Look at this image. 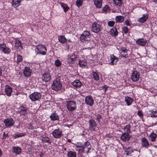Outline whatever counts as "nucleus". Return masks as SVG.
<instances>
[{
	"label": "nucleus",
	"instance_id": "1",
	"mask_svg": "<svg viewBox=\"0 0 157 157\" xmlns=\"http://www.w3.org/2000/svg\"><path fill=\"white\" fill-rule=\"evenodd\" d=\"M35 49V53L36 55L40 54L45 55L47 52V48L43 44H38L36 46Z\"/></svg>",
	"mask_w": 157,
	"mask_h": 157
},
{
	"label": "nucleus",
	"instance_id": "2",
	"mask_svg": "<svg viewBox=\"0 0 157 157\" xmlns=\"http://www.w3.org/2000/svg\"><path fill=\"white\" fill-rule=\"evenodd\" d=\"M28 109L26 105L25 104H21L17 108V113L19 114L21 116L26 117L28 114Z\"/></svg>",
	"mask_w": 157,
	"mask_h": 157
},
{
	"label": "nucleus",
	"instance_id": "3",
	"mask_svg": "<svg viewBox=\"0 0 157 157\" xmlns=\"http://www.w3.org/2000/svg\"><path fill=\"white\" fill-rule=\"evenodd\" d=\"M90 37L91 35L90 32L88 31H84L80 36V40L82 42H88L90 40Z\"/></svg>",
	"mask_w": 157,
	"mask_h": 157
},
{
	"label": "nucleus",
	"instance_id": "4",
	"mask_svg": "<svg viewBox=\"0 0 157 157\" xmlns=\"http://www.w3.org/2000/svg\"><path fill=\"white\" fill-rule=\"evenodd\" d=\"M102 27L100 22L96 21L93 23L91 27V30L93 32L98 33L102 29Z\"/></svg>",
	"mask_w": 157,
	"mask_h": 157
},
{
	"label": "nucleus",
	"instance_id": "5",
	"mask_svg": "<svg viewBox=\"0 0 157 157\" xmlns=\"http://www.w3.org/2000/svg\"><path fill=\"white\" fill-rule=\"evenodd\" d=\"M66 105L69 111H73L77 108L76 104L74 101H66Z\"/></svg>",
	"mask_w": 157,
	"mask_h": 157
},
{
	"label": "nucleus",
	"instance_id": "6",
	"mask_svg": "<svg viewBox=\"0 0 157 157\" xmlns=\"http://www.w3.org/2000/svg\"><path fill=\"white\" fill-rule=\"evenodd\" d=\"M29 97L32 101H34L39 100L41 98V95L40 93L35 91L30 94Z\"/></svg>",
	"mask_w": 157,
	"mask_h": 157
},
{
	"label": "nucleus",
	"instance_id": "7",
	"mask_svg": "<svg viewBox=\"0 0 157 157\" xmlns=\"http://www.w3.org/2000/svg\"><path fill=\"white\" fill-rule=\"evenodd\" d=\"M62 87V84L59 80H56L53 81L52 85V89L55 90H59Z\"/></svg>",
	"mask_w": 157,
	"mask_h": 157
},
{
	"label": "nucleus",
	"instance_id": "8",
	"mask_svg": "<svg viewBox=\"0 0 157 157\" xmlns=\"http://www.w3.org/2000/svg\"><path fill=\"white\" fill-rule=\"evenodd\" d=\"M14 120L11 117H8L5 119L3 121V123L7 128H10L14 124Z\"/></svg>",
	"mask_w": 157,
	"mask_h": 157
},
{
	"label": "nucleus",
	"instance_id": "9",
	"mask_svg": "<svg viewBox=\"0 0 157 157\" xmlns=\"http://www.w3.org/2000/svg\"><path fill=\"white\" fill-rule=\"evenodd\" d=\"M77 57V56L74 53L68 55L67 61L68 64H72L75 63Z\"/></svg>",
	"mask_w": 157,
	"mask_h": 157
},
{
	"label": "nucleus",
	"instance_id": "10",
	"mask_svg": "<svg viewBox=\"0 0 157 157\" xmlns=\"http://www.w3.org/2000/svg\"><path fill=\"white\" fill-rule=\"evenodd\" d=\"M140 72L137 70H134L133 72L131 77V79L133 82H136L140 78Z\"/></svg>",
	"mask_w": 157,
	"mask_h": 157
},
{
	"label": "nucleus",
	"instance_id": "11",
	"mask_svg": "<svg viewBox=\"0 0 157 157\" xmlns=\"http://www.w3.org/2000/svg\"><path fill=\"white\" fill-rule=\"evenodd\" d=\"M0 50L4 54H8L11 52L10 49L7 47L4 43H0Z\"/></svg>",
	"mask_w": 157,
	"mask_h": 157
},
{
	"label": "nucleus",
	"instance_id": "12",
	"mask_svg": "<svg viewBox=\"0 0 157 157\" xmlns=\"http://www.w3.org/2000/svg\"><path fill=\"white\" fill-rule=\"evenodd\" d=\"M88 122L90 130L93 132L95 131L97 124L95 121L93 119H90L89 120Z\"/></svg>",
	"mask_w": 157,
	"mask_h": 157
},
{
	"label": "nucleus",
	"instance_id": "13",
	"mask_svg": "<svg viewBox=\"0 0 157 157\" xmlns=\"http://www.w3.org/2000/svg\"><path fill=\"white\" fill-rule=\"evenodd\" d=\"M52 134L54 138H59L62 136V131L60 129L58 128L53 130Z\"/></svg>",
	"mask_w": 157,
	"mask_h": 157
},
{
	"label": "nucleus",
	"instance_id": "14",
	"mask_svg": "<svg viewBox=\"0 0 157 157\" xmlns=\"http://www.w3.org/2000/svg\"><path fill=\"white\" fill-rule=\"evenodd\" d=\"M42 79L43 81L45 82L50 81L51 79L50 73L47 71L45 72L42 74Z\"/></svg>",
	"mask_w": 157,
	"mask_h": 157
},
{
	"label": "nucleus",
	"instance_id": "15",
	"mask_svg": "<svg viewBox=\"0 0 157 157\" xmlns=\"http://www.w3.org/2000/svg\"><path fill=\"white\" fill-rule=\"evenodd\" d=\"M91 148V146L90 142L87 141L83 143L84 153H88Z\"/></svg>",
	"mask_w": 157,
	"mask_h": 157
},
{
	"label": "nucleus",
	"instance_id": "16",
	"mask_svg": "<svg viewBox=\"0 0 157 157\" xmlns=\"http://www.w3.org/2000/svg\"><path fill=\"white\" fill-rule=\"evenodd\" d=\"M85 103L87 105L92 106L94 103V100L91 95H88L85 97Z\"/></svg>",
	"mask_w": 157,
	"mask_h": 157
},
{
	"label": "nucleus",
	"instance_id": "17",
	"mask_svg": "<svg viewBox=\"0 0 157 157\" xmlns=\"http://www.w3.org/2000/svg\"><path fill=\"white\" fill-rule=\"evenodd\" d=\"M75 145L76 151L79 153H84L83 143L80 142H78Z\"/></svg>",
	"mask_w": 157,
	"mask_h": 157
},
{
	"label": "nucleus",
	"instance_id": "18",
	"mask_svg": "<svg viewBox=\"0 0 157 157\" xmlns=\"http://www.w3.org/2000/svg\"><path fill=\"white\" fill-rule=\"evenodd\" d=\"M128 51V50L126 49V48L122 47L121 48L120 50V52L121 54L120 56V59H122L124 57H126L128 56L127 52Z\"/></svg>",
	"mask_w": 157,
	"mask_h": 157
},
{
	"label": "nucleus",
	"instance_id": "19",
	"mask_svg": "<svg viewBox=\"0 0 157 157\" xmlns=\"http://www.w3.org/2000/svg\"><path fill=\"white\" fill-rule=\"evenodd\" d=\"M32 70L28 67H25L23 70L24 76L26 77H28L31 75Z\"/></svg>",
	"mask_w": 157,
	"mask_h": 157
},
{
	"label": "nucleus",
	"instance_id": "20",
	"mask_svg": "<svg viewBox=\"0 0 157 157\" xmlns=\"http://www.w3.org/2000/svg\"><path fill=\"white\" fill-rule=\"evenodd\" d=\"M5 91L6 94L7 96L10 97L13 92V89L10 86L7 85L5 86Z\"/></svg>",
	"mask_w": 157,
	"mask_h": 157
},
{
	"label": "nucleus",
	"instance_id": "21",
	"mask_svg": "<svg viewBox=\"0 0 157 157\" xmlns=\"http://www.w3.org/2000/svg\"><path fill=\"white\" fill-rule=\"evenodd\" d=\"M110 58L111 62H109V64L112 65H116L118 61V58L113 54L110 55Z\"/></svg>",
	"mask_w": 157,
	"mask_h": 157
},
{
	"label": "nucleus",
	"instance_id": "22",
	"mask_svg": "<svg viewBox=\"0 0 157 157\" xmlns=\"http://www.w3.org/2000/svg\"><path fill=\"white\" fill-rule=\"evenodd\" d=\"M147 43V40L144 38L139 39L136 41L137 44L141 46H144Z\"/></svg>",
	"mask_w": 157,
	"mask_h": 157
},
{
	"label": "nucleus",
	"instance_id": "23",
	"mask_svg": "<svg viewBox=\"0 0 157 157\" xmlns=\"http://www.w3.org/2000/svg\"><path fill=\"white\" fill-rule=\"evenodd\" d=\"M121 139L124 141H127L130 139L129 134L123 133L121 136Z\"/></svg>",
	"mask_w": 157,
	"mask_h": 157
},
{
	"label": "nucleus",
	"instance_id": "24",
	"mask_svg": "<svg viewBox=\"0 0 157 157\" xmlns=\"http://www.w3.org/2000/svg\"><path fill=\"white\" fill-rule=\"evenodd\" d=\"M157 117V111L153 109L150 110L147 113V117Z\"/></svg>",
	"mask_w": 157,
	"mask_h": 157
},
{
	"label": "nucleus",
	"instance_id": "25",
	"mask_svg": "<svg viewBox=\"0 0 157 157\" xmlns=\"http://www.w3.org/2000/svg\"><path fill=\"white\" fill-rule=\"evenodd\" d=\"M142 146L146 148H148L149 146V144L148 141L145 137H143L141 140Z\"/></svg>",
	"mask_w": 157,
	"mask_h": 157
},
{
	"label": "nucleus",
	"instance_id": "26",
	"mask_svg": "<svg viewBox=\"0 0 157 157\" xmlns=\"http://www.w3.org/2000/svg\"><path fill=\"white\" fill-rule=\"evenodd\" d=\"M71 84L76 88H79L81 86L82 82L79 80L76 79L72 82Z\"/></svg>",
	"mask_w": 157,
	"mask_h": 157
},
{
	"label": "nucleus",
	"instance_id": "27",
	"mask_svg": "<svg viewBox=\"0 0 157 157\" xmlns=\"http://www.w3.org/2000/svg\"><path fill=\"white\" fill-rule=\"evenodd\" d=\"M50 117L52 121H55L59 119V117L56 112L52 113L50 116Z\"/></svg>",
	"mask_w": 157,
	"mask_h": 157
},
{
	"label": "nucleus",
	"instance_id": "28",
	"mask_svg": "<svg viewBox=\"0 0 157 157\" xmlns=\"http://www.w3.org/2000/svg\"><path fill=\"white\" fill-rule=\"evenodd\" d=\"M137 151V149L132 150V147H126L125 148V152L126 153V155H131V154L134 151Z\"/></svg>",
	"mask_w": 157,
	"mask_h": 157
},
{
	"label": "nucleus",
	"instance_id": "29",
	"mask_svg": "<svg viewBox=\"0 0 157 157\" xmlns=\"http://www.w3.org/2000/svg\"><path fill=\"white\" fill-rule=\"evenodd\" d=\"M110 34L113 37L116 36L118 35V32L116 27H113L109 31Z\"/></svg>",
	"mask_w": 157,
	"mask_h": 157
},
{
	"label": "nucleus",
	"instance_id": "30",
	"mask_svg": "<svg viewBox=\"0 0 157 157\" xmlns=\"http://www.w3.org/2000/svg\"><path fill=\"white\" fill-rule=\"evenodd\" d=\"M15 48L17 49L20 50L23 48L21 42L19 40H15Z\"/></svg>",
	"mask_w": 157,
	"mask_h": 157
},
{
	"label": "nucleus",
	"instance_id": "31",
	"mask_svg": "<svg viewBox=\"0 0 157 157\" xmlns=\"http://www.w3.org/2000/svg\"><path fill=\"white\" fill-rule=\"evenodd\" d=\"M125 101L126 103L128 106L131 105L134 101L133 99L128 96L125 97Z\"/></svg>",
	"mask_w": 157,
	"mask_h": 157
},
{
	"label": "nucleus",
	"instance_id": "32",
	"mask_svg": "<svg viewBox=\"0 0 157 157\" xmlns=\"http://www.w3.org/2000/svg\"><path fill=\"white\" fill-rule=\"evenodd\" d=\"M148 17V15L147 13L144 14L142 17L138 19V21L141 23H144L147 20Z\"/></svg>",
	"mask_w": 157,
	"mask_h": 157
},
{
	"label": "nucleus",
	"instance_id": "33",
	"mask_svg": "<svg viewBox=\"0 0 157 157\" xmlns=\"http://www.w3.org/2000/svg\"><path fill=\"white\" fill-rule=\"evenodd\" d=\"M12 148V152L15 153L16 155H19L21 152V148L19 147L13 146Z\"/></svg>",
	"mask_w": 157,
	"mask_h": 157
},
{
	"label": "nucleus",
	"instance_id": "34",
	"mask_svg": "<svg viewBox=\"0 0 157 157\" xmlns=\"http://www.w3.org/2000/svg\"><path fill=\"white\" fill-rule=\"evenodd\" d=\"M21 0H13L11 3L12 5L15 8L18 7L21 5Z\"/></svg>",
	"mask_w": 157,
	"mask_h": 157
},
{
	"label": "nucleus",
	"instance_id": "35",
	"mask_svg": "<svg viewBox=\"0 0 157 157\" xmlns=\"http://www.w3.org/2000/svg\"><path fill=\"white\" fill-rule=\"evenodd\" d=\"M41 142L42 143H46L48 144H51V139L47 136L43 137L41 139Z\"/></svg>",
	"mask_w": 157,
	"mask_h": 157
},
{
	"label": "nucleus",
	"instance_id": "36",
	"mask_svg": "<svg viewBox=\"0 0 157 157\" xmlns=\"http://www.w3.org/2000/svg\"><path fill=\"white\" fill-rule=\"evenodd\" d=\"M87 61L85 59L80 60L79 61V66L82 68H85L87 66Z\"/></svg>",
	"mask_w": 157,
	"mask_h": 157
},
{
	"label": "nucleus",
	"instance_id": "37",
	"mask_svg": "<svg viewBox=\"0 0 157 157\" xmlns=\"http://www.w3.org/2000/svg\"><path fill=\"white\" fill-rule=\"evenodd\" d=\"M60 4L61 7L63 8L64 12L66 13L70 9L69 7L67 4L63 2H60Z\"/></svg>",
	"mask_w": 157,
	"mask_h": 157
},
{
	"label": "nucleus",
	"instance_id": "38",
	"mask_svg": "<svg viewBox=\"0 0 157 157\" xmlns=\"http://www.w3.org/2000/svg\"><path fill=\"white\" fill-rule=\"evenodd\" d=\"M131 127V126L129 124H127L124 126L123 128L124 131V133L128 134L131 133V131L130 130Z\"/></svg>",
	"mask_w": 157,
	"mask_h": 157
},
{
	"label": "nucleus",
	"instance_id": "39",
	"mask_svg": "<svg viewBox=\"0 0 157 157\" xmlns=\"http://www.w3.org/2000/svg\"><path fill=\"white\" fill-rule=\"evenodd\" d=\"M58 39L59 41L62 44H64L65 43L66 44L67 43V39L63 35L60 36H58Z\"/></svg>",
	"mask_w": 157,
	"mask_h": 157
},
{
	"label": "nucleus",
	"instance_id": "40",
	"mask_svg": "<svg viewBox=\"0 0 157 157\" xmlns=\"http://www.w3.org/2000/svg\"><path fill=\"white\" fill-rule=\"evenodd\" d=\"M102 0H94V4L97 8H100L101 7Z\"/></svg>",
	"mask_w": 157,
	"mask_h": 157
},
{
	"label": "nucleus",
	"instance_id": "41",
	"mask_svg": "<svg viewBox=\"0 0 157 157\" xmlns=\"http://www.w3.org/2000/svg\"><path fill=\"white\" fill-rule=\"evenodd\" d=\"M115 19L116 22L121 23L124 21V18L123 16L119 15L116 16Z\"/></svg>",
	"mask_w": 157,
	"mask_h": 157
},
{
	"label": "nucleus",
	"instance_id": "42",
	"mask_svg": "<svg viewBox=\"0 0 157 157\" xmlns=\"http://www.w3.org/2000/svg\"><path fill=\"white\" fill-rule=\"evenodd\" d=\"M149 137L152 142L155 141L157 137V135L156 133L152 132L149 135Z\"/></svg>",
	"mask_w": 157,
	"mask_h": 157
},
{
	"label": "nucleus",
	"instance_id": "43",
	"mask_svg": "<svg viewBox=\"0 0 157 157\" xmlns=\"http://www.w3.org/2000/svg\"><path fill=\"white\" fill-rule=\"evenodd\" d=\"M67 155L68 157H76L77 156L76 152L72 151H68Z\"/></svg>",
	"mask_w": 157,
	"mask_h": 157
},
{
	"label": "nucleus",
	"instance_id": "44",
	"mask_svg": "<svg viewBox=\"0 0 157 157\" xmlns=\"http://www.w3.org/2000/svg\"><path fill=\"white\" fill-rule=\"evenodd\" d=\"M92 75L94 79L96 81H98L99 79V75L97 72H93L92 73Z\"/></svg>",
	"mask_w": 157,
	"mask_h": 157
},
{
	"label": "nucleus",
	"instance_id": "45",
	"mask_svg": "<svg viewBox=\"0 0 157 157\" xmlns=\"http://www.w3.org/2000/svg\"><path fill=\"white\" fill-rule=\"evenodd\" d=\"M113 1L116 6L120 7L122 4L123 2L121 0H113Z\"/></svg>",
	"mask_w": 157,
	"mask_h": 157
},
{
	"label": "nucleus",
	"instance_id": "46",
	"mask_svg": "<svg viewBox=\"0 0 157 157\" xmlns=\"http://www.w3.org/2000/svg\"><path fill=\"white\" fill-rule=\"evenodd\" d=\"M26 135V133L25 132L24 133H19V132H17V134H15L14 136L15 138H18L20 137H22L25 136Z\"/></svg>",
	"mask_w": 157,
	"mask_h": 157
},
{
	"label": "nucleus",
	"instance_id": "47",
	"mask_svg": "<svg viewBox=\"0 0 157 157\" xmlns=\"http://www.w3.org/2000/svg\"><path fill=\"white\" fill-rule=\"evenodd\" d=\"M122 31L123 32V33L125 34H127L128 33H130V32H129V29L126 26H124L122 27Z\"/></svg>",
	"mask_w": 157,
	"mask_h": 157
},
{
	"label": "nucleus",
	"instance_id": "48",
	"mask_svg": "<svg viewBox=\"0 0 157 157\" xmlns=\"http://www.w3.org/2000/svg\"><path fill=\"white\" fill-rule=\"evenodd\" d=\"M121 59L123 62L126 64L128 63L130 61V59L128 58V56H126V57H124L123 59Z\"/></svg>",
	"mask_w": 157,
	"mask_h": 157
},
{
	"label": "nucleus",
	"instance_id": "49",
	"mask_svg": "<svg viewBox=\"0 0 157 157\" xmlns=\"http://www.w3.org/2000/svg\"><path fill=\"white\" fill-rule=\"evenodd\" d=\"M23 60L22 56L20 55H18L17 56V63L18 64Z\"/></svg>",
	"mask_w": 157,
	"mask_h": 157
},
{
	"label": "nucleus",
	"instance_id": "50",
	"mask_svg": "<svg viewBox=\"0 0 157 157\" xmlns=\"http://www.w3.org/2000/svg\"><path fill=\"white\" fill-rule=\"evenodd\" d=\"M95 116L96 117V120L97 121H98V123H100L101 122L100 120L102 118V116L99 114H97L96 115H95Z\"/></svg>",
	"mask_w": 157,
	"mask_h": 157
},
{
	"label": "nucleus",
	"instance_id": "51",
	"mask_svg": "<svg viewBox=\"0 0 157 157\" xmlns=\"http://www.w3.org/2000/svg\"><path fill=\"white\" fill-rule=\"evenodd\" d=\"M55 65L56 67H59L61 65V63L59 59L56 60L55 62Z\"/></svg>",
	"mask_w": 157,
	"mask_h": 157
},
{
	"label": "nucleus",
	"instance_id": "52",
	"mask_svg": "<svg viewBox=\"0 0 157 157\" xmlns=\"http://www.w3.org/2000/svg\"><path fill=\"white\" fill-rule=\"evenodd\" d=\"M82 0H77V1L76 2V4L77 5V6L79 7L80 6H82Z\"/></svg>",
	"mask_w": 157,
	"mask_h": 157
},
{
	"label": "nucleus",
	"instance_id": "53",
	"mask_svg": "<svg viewBox=\"0 0 157 157\" xmlns=\"http://www.w3.org/2000/svg\"><path fill=\"white\" fill-rule=\"evenodd\" d=\"M115 24V22L113 21H109L108 22V25L109 26L113 27Z\"/></svg>",
	"mask_w": 157,
	"mask_h": 157
},
{
	"label": "nucleus",
	"instance_id": "54",
	"mask_svg": "<svg viewBox=\"0 0 157 157\" xmlns=\"http://www.w3.org/2000/svg\"><path fill=\"white\" fill-rule=\"evenodd\" d=\"M137 113V115L140 117H143L144 116L142 110H139Z\"/></svg>",
	"mask_w": 157,
	"mask_h": 157
},
{
	"label": "nucleus",
	"instance_id": "55",
	"mask_svg": "<svg viewBox=\"0 0 157 157\" xmlns=\"http://www.w3.org/2000/svg\"><path fill=\"white\" fill-rule=\"evenodd\" d=\"M3 136L2 138L3 139H5L8 136V133H6L5 132H4L3 134Z\"/></svg>",
	"mask_w": 157,
	"mask_h": 157
},
{
	"label": "nucleus",
	"instance_id": "56",
	"mask_svg": "<svg viewBox=\"0 0 157 157\" xmlns=\"http://www.w3.org/2000/svg\"><path fill=\"white\" fill-rule=\"evenodd\" d=\"M109 10V8L108 5L105 6L102 9V10L104 11H107Z\"/></svg>",
	"mask_w": 157,
	"mask_h": 157
},
{
	"label": "nucleus",
	"instance_id": "57",
	"mask_svg": "<svg viewBox=\"0 0 157 157\" xmlns=\"http://www.w3.org/2000/svg\"><path fill=\"white\" fill-rule=\"evenodd\" d=\"M124 23L127 26H130L131 25V24L130 23L128 19L125 20Z\"/></svg>",
	"mask_w": 157,
	"mask_h": 157
},
{
	"label": "nucleus",
	"instance_id": "58",
	"mask_svg": "<svg viewBox=\"0 0 157 157\" xmlns=\"http://www.w3.org/2000/svg\"><path fill=\"white\" fill-rule=\"evenodd\" d=\"M101 88L103 89H105V92L107 89L108 87L106 86V85H104L102 86Z\"/></svg>",
	"mask_w": 157,
	"mask_h": 157
},
{
	"label": "nucleus",
	"instance_id": "59",
	"mask_svg": "<svg viewBox=\"0 0 157 157\" xmlns=\"http://www.w3.org/2000/svg\"><path fill=\"white\" fill-rule=\"evenodd\" d=\"M105 137L108 138H109L111 137H112L111 135L110 134H107L105 135Z\"/></svg>",
	"mask_w": 157,
	"mask_h": 157
},
{
	"label": "nucleus",
	"instance_id": "60",
	"mask_svg": "<svg viewBox=\"0 0 157 157\" xmlns=\"http://www.w3.org/2000/svg\"><path fill=\"white\" fill-rule=\"evenodd\" d=\"M40 156V157H43V155H44V153H43L42 152H40V154H39Z\"/></svg>",
	"mask_w": 157,
	"mask_h": 157
},
{
	"label": "nucleus",
	"instance_id": "61",
	"mask_svg": "<svg viewBox=\"0 0 157 157\" xmlns=\"http://www.w3.org/2000/svg\"><path fill=\"white\" fill-rule=\"evenodd\" d=\"M2 75V69L0 67V76H1Z\"/></svg>",
	"mask_w": 157,
	"mask_h": 157
},
{
	"label": "nucleus",
	"instance_id": "62",
	"mask_svg": "<svg viewBox=\"0 0 157 157\" xmlns=\"http://www.w3.org/2000/svg\"><path fill=\"white\" fill-rule=\"evenodd\" d=\"M2 152L1 150L0 149V157H1L2 155Z\"/></svg>",
	"mask_w": 157,
	"mask_h": 157
},
{
	"label": "nucleus",
	"instance_id": "63",
	"mask_svg": "<svg viewBox=\"0 0 157 157\" xmlns=\"http://www.w3.org/2000/svg\"><path fill=\"white\" fill-rule=\"evenodd\" d=\"M153 2L155 3H157V0H154Z\"/></svg>",
	"mask_w": 157,
	"mask_h": 157
},
{
	"label": "nucleus",
	"instance_id": "64",
	"mask_svg": "<svg viewBox=\"0 0 157 157\" xmlns=\"http://www.w3.org/2000/svg\"><path fill=\"white\" fill-rule=\"evenodd\" d=\"M67 141L69 143H71V140L70 139H67Z\"/></svg>",
	"mask_w": 157,
	"mask_h": 157
}]
</instances>
